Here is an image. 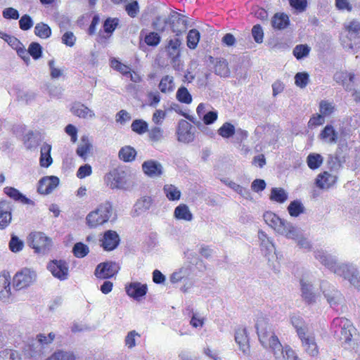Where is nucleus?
<instances>
[{
    "label": "nucleus",
    "instance_id": "29",
    "mask_svg": "<svg viewBox=\"0 0 360 360\" xmlns=\"http://www.w3.org/2000/svg\"><path fill=\"white\" fill-rule=\"evenodd\" d=\"M92 149V144L87 136H83L81 138V141L78 145L76 153L84 160H86L87 155Z\"/></svg>",
    "mask_w": 360,
    "mask_h": 360
},
{
    "label": "nucleus",
    "instance_id": "26",
    "mask_svg": "<svg viewBox=\"0 0 360 360\" xmlns=\"http://www.w3.org/2000/svg\"><path fill=\"white\" fill-rule=\"evenodd\" d=\"M289 17L284 13H277L271 19V25L275 30H283L289 25Z\"/></svg>",
    "mask_w": 360,
    "mask_h": 360
},
{
    "label": "nucleus",
    "instance_id": "31",
    "mask_svg": "<svg viewBox=\"0 0 360 360\" xmlns=\"http://www.w3.org/2000/svg\"><path fill=\"white\" fill-rule=\"evenodd\" d=\"M295 231L293 233L292 237H286L287 238L292 239L296 241L297 245L300 248L305 250H310L311 245L310 241L305 237H304L302 231L297 227L295 226Z\"/></svg>",
    "mask_w": 360,
    "mask_h": 360
},
{
    "label": "nucleus",
    "instance_id": "35",
    "mask_svg": "<svg viewBox=\"0 0 360 360\" xmlns=\"http://www.w3.org/2000/svg\"><path fill=\"white\" fill-rule=\"evenodd\" d=\"M269 199L278 203H283L288 199L287 192L282 188H272Z\"/></svg>",
    "mask_w": 360,
    "mask_h": 360
},
{
    "label": "nucleus",
    "instance_id": "43",
    "mask_svg": "<svg viewBox=\"0 0 360 360\" xmlns=\"http://www.w3.org/2000/svg\"><path fill=\"white\" fill-rule=\"evenodd\" d=\"M181 45V41L179 39H170L168 44V53L173 60L179 57L180 51L179 46Z\"/></svg>",
    "mask_w": 360,
    "mask_h": 360
},
{
    "label": "nucleus",
    "instance_id": "60",
    "mask_svg": "<svg viewBox=\"0 0 360 360\" xmlns=\"http://www.w3.org/2000/svg\"><path fill=\"white\" fill-rule=\"evenodd\" d=\"M144 41L146 44L150 46H156L160 42V37L158 33L155 32H150L146 34L144 37Z\"/></svg>",
    "mask_w": 360,
    "mask_h": 360
},
{
    "label": "nucleus",
    "instance_id": "63",
    "mask_svg": "<svg viewBox=\"0 0 360 360\" xmlns=\"http://www.w3.org/2000/svg\"><path fill=\"white\" fill-rule=\"evenodd\" d=\"M148 105L153 108L157 107L161 100V96L158 91H149L147 94Z\"/></svg>",
    "mask_w": 360,
    "mask_h": 360
},
{
    "label": "nucleus",
    "instance_id": "23",
    "mask_svg": "<svg viewBox=\"0 0 360 360\" xmlns=\"http://www.w3.org/2000/svg\"><path fill=\"white\" fill-rule=\"evenodd\" d=\"M290 321L295 329L298 338L308 333V326L301 316L295 314H291Z\"/></svg>",
    "mask_w": 360,
    "mask_h": 360
},
{
    "label": "nucleus",
    "instance_id": "20",
    "mask_svg": "<svg viewBox=\"0 0 360 360\" xmlns=\"http://www.w3.org/2000/svg\"><path fill=\"white\" fill-rule=\"evenodd\" d=\"M336 181V175L324 172L317 176L316 184L321 189H328L335 184Z\"/></svg>",
    "mask_w": 360,
    "mask_h": 360
},
{
    "label": "nucleus",
    "instance_id": "18",
    "mask_svg": "<svg viewBox=\"0 0 360 360\" xmlns=\"http://www.w3.org/2000/svg\"><path fill=\"white\" fill-rule=\"evenodd\" d=\"M125 290L129 297L139 300L146 294L148 288L146 284H141L139 282H132L126 285Z\"/></svg>",
    "mask_w": 360,
    "mask_h": 360
},
{
    "label": "nucleus",
    "instance_id": "15",
    "mask_svg": "<svg viewBox=\"0 0 360 360\" xmlns=\"http://www.w3.org/2000/svg\"><path fill=\"white\" fill-rule=\"evenodd\" d=\"M356 75L353 72L338 71L335 73L333 79L341 84L346 91H351L355 82Z\"/></svg>",
    "mask_w": 360,
    "mask_h": 360
},
{
    "label": "nucleus",
    "instance_id": "2",
    "mask_svg": "<svg viewBox=\"0 0 360 360\" xmlns=\"http://www.w3.org/2000/svg\"><path fill=\"white\" fill-rule=\"evenodd\" d=\"M112 205L110 202L101 203L86 215V224L89 228H96L107 223L112 217Z\"/></svg>",
    "mask_w": 360,
    "mask_h": 360
},
{
    "label": "nucleus",
    "instance_id": "41",
    "mask_svg": "<svg viewBox=\"0 0 360 360\" xmlns=\"http://www.w3.org/2000/svg\"><path fill=\"white\" fill-rule=\"evenodd\" d=\"M169 17L157 16L152 22V27L156 31L162 32L169 27Z\"/></svg>",
    "mask_w": 360,
    "mask_h": 360
},
{
    "label": "nucleus",
    "instance_id": "6",
    "mask_svg": "<svg viewBox=\"0 0 360 360\" xmlns=\"http://www.w3.org/2000/svg\"><path fill=\"white\" fill-rule=\"evenodd\" d=\"M105 181L112 189L126 190L129 188L127 174L122 169H115L105 176Z\"/></svg>",
    "mask_w": 360,
    "mask_h": 360
},
{
    "label": "nucleus",
    "instance_id": "47",
    "mask_svg": "<svg viewBox=\"0 0 360 360\" xmlns=\"http://www.w3.org/2000/svg\"><path fill=\"white\" fill-rule=\"evenodd\" d=\"M176 99L183 103L190 104L192 102V96L185 86H181L176 91Z\"/></svg>",
    "mask_w": 360,
    "mask_h": 360
},
{
    "label": "nucleus",
    "instance_id": "33",
    "mask_svg": "<svg viewBox=\"0 0 360 360\" xmlns=\"http://www.w3.org/2000/svg\"><path fill=\"white\" fill-rule=\"evenodd\" d=\"M163 192L170 201L179 200L181 195V191L172 184H165L163 187Z\"/></svg>",
    "mask_w": 360,
    "mask_h": 360
},
{
    "label": "nucleus",
    "instance_id": "64",
    "mask_svg": "<svg viewBox=\"0 0 360 360\" xmlns=\"http://www.w3.org/2000/svg\"><path fill=\"white\" fill-rule=\"evenodd\" d=\"M25 145L27 148H34L37 145V141L32 131H29L24 136Z\"/></svg>",
    "mask_w": 360,
    "mask_h": 360
},
{
    "label": "nucleus",
    "instance_id": "56",
    "mask_svg": "<svg viewBox=\"0 0 360 360\" xmlns=\"http://www.w3.org/2000/svg\"><path fill=\"white\" fill-rule=\"evenodd\" d=\"M309 82V75L307 72H297L295 76V84L298 87L303 89Z\"/></svg>",
    "mask_w": 360,
    "mask_h": 360
},
{
    "label": "nucleus",
    "instance_id": "25",
    "mask_svg": "<svg viewBox=\"0 0 360 360\" xmlns=\"http://www.w3.org/2000/svg\"><path fill=\"white\" fill-rule=\"evenodd\" d=\"M174 217L178 220H184L186 221H191L193 219V215L188 205L183 203L180 204L174 209Z\"/></svg>",
    "mask_w": 360,
    "mask_h": 360
},
{
    "label": "nucleus",
    "instance_id": "51",
    "mask_svg": "<svg viewBox=\"0 0 360 360\" xmlns=\"http://www.w3.org/2000/svg\"><path fill=\"white\" fill-rule=\"evenodd\" d=\"M72 252L74 255L77 258H83L89 252V249L87 245L79 242L75 244Z\"/></svg>",
    "mask_w": 360,
    "mask_h": 360
},
{
    "label": "nucleus",
    "instance_id": "55",
    "mask_svg": "<svg viewBox=\"0 0 360 360\" xmlns=\"http://www.w3.org/2000/svg\"><path fill=\"white\" fill-rule=\"evenodd\" d=\"M110 66L114 70L118 71L124 76H128V73H130L131 68L129 66L122 63L116 58L111 60Z\"/></svg>",
    "mask_w": 360,
    "mask_h": 360
},
{
    "label": "nucleus",
    "instance_id": "8",
    "mask_svg": "<svg viewBox=\"0 0 360 360\" xmlns=\"http://www.w3.org/2000/svg\"><path fill=\"white\" fill-rule=\"evenodd\" d=\"M36 280V274L30 269L25 268L17 272L13 277V287L16 290L30 286Z\"/></svg>",
    "mask_w": 360,
    "mask_h": 360
},
{
    "label": "nucleus",
    "instance_id": "37",
    "mask_svg": "<svg viewBox=\"0 0 360 360\" xmlns=\"http://www.w3.org/2000/svg\"><path fill=\"white\" fill-rule=\"evenodd\" d=\"M118 155H119V158L122 160H123L126 162H131L135 159V157L136 155V151L134 148H132L129 146H127L122 147L120 150Z\"/></svg>",
    "mask_w": 360,
    "mask_h": 360
},
{
    "label": "nucleus",
    "instance_id": "50",
    "mask_svg": "<svg viewBox=\"0 0 360 360\" xmlns=\"http://www.w3.org/2000/svg\"><path fill=\"white\" fill-rule=\"evenodd\" d=\"M311 48L307 44H299L297 45L293 49V55L295 57L300 60L304 57H307L309 52Z\"/></svg>",
    "mask_w": 360,
    "mask_h": 360
},
{
    "label": "nucleus",
    "instance_id": "22",
    "mask_svg": "<svg viewBox=\"0 0 360 360\" xmlns=\"http://www.w3.org/2000/svg\"><path fill=\"white\" fill-rule=\"evenodd\" d=\"M235 340L239 345L240 349L244 353L249 352V338L245 328H240L236 330Z\"/></svg>",
    "mask_w": 360,
    "mask_h": 360
},
{
    "label": "nucleus",
    "instance_id": "59",
    "mask_svg": "<svg viewBox=\"0 0 360 360\" xmlns=\"http://www.w3.org/2000/svg\"><path fill=\"white\" fill-rule=\"evenodd\" d=\"M28 50L30 56L34 60H37L41 57L42 47L39 43L32 42L29 46Z\"/></svg>",
    "mask_w": 360,
    "mask_h": 360
},
{
    "label": "nucleus",
    "instance_id": "34",
    "mask_svg": "<svg viewBox=\"0 0 360 360\" xmlns=\"http://www.w3.org/2000/svg\"><path fill=\"white\" fill-rule=\"evenodd\" d=\"M214 72L221 77H228L230 75V70L228 62L224 58H217L214 64Z\"/></svg>",
    "mask_w": 360,
    "mask_h": 360
},
{
    "label": "nucleus",
    "instance_id": "40",
    "mask_svg": "<svg viewBox=\"0 0 360 360\" xmlns=\"http://www.w3.org/2000/svg\"><path fill=\"white\" fill-rule=\"evenodd\" d=\"M34 34L41 39H47L51 35V30L47 24L39 22L34 27Z\"/></svg>",
    "mask_w": 360,
    "mask_h": 360
},
{
    "label": "nucleus",
    "instance_id": "46",
    "mask_svg": "<svg viewBox=\"0 0 360 360\" xmlns=\"http://www.w3.org/2000/svg\"><path fill=\"white\" fill-rule=\"evenodd\" d=\"M200 37V34L198 30L195 29L191 30L187 36V46L191 49H195L199 42Z\"/></svg>",
    "mask_w": 360,
    "mask_h": 360
},
{
    "label": "nucleus",
    "instance_id": "61",
    "mask_svg": "<svg viewBox=\"0 0 360 360\" xmlns=\"http://www.w3.org/2000/svg\"><path fill=\"white\" fill-rule=\"evenodd\" d=\"M56 334L53 332L49 333L47 335L44 333H40L37 335V341L43 346L49 345L54 340Z\"/></svg>",
    "mask_w": 360,
    "mask_h": 360
},
{
    "label": "nucleus",
    "instance_id": "54",
    "mask_svg": "<svg viewBox=\"0 0 360 360\" xmlns=\"http://www.w3.org/2000/svg\"><path fill=\"white\" fill-rule=\"evenodd\" d=\"M148 123L143 120H135L131 125L132 131L139 134L148 131Z\"/></svg>",
    "mask_w": 360,
    "mask_h": 360
},
{
    "label": "nucleus",
    "instance_id": "39",
    "mask_svg": "<svg viewBox=\"0 0 360 360\" xmlns=\"http://www.w3.org/2000/svg\"><path fill=\"white\" fill-rule=\"evenodd\" d=\"M323 158L319 153H310L307 158V163L311 169H316L321 167Z\"/></svg>",
    "mask_w": 360,
    "mask_h": 360
},
{
    "label": "nucleus",
    "instance_id": "16",
    "mask_svg": "<svg viewBox=\"0 0 360 360\" xmlns=\"http://www.w3.org/2000/svg\"><path fill=\"white\" fill-rule=\"evenodd\" d=\"M59 181L56 176H44L39 182L38 192L44 195L49 194L58 186Z\"/></svg>",
    "mask_w": 360,
    "mask_h": 360
},
{
    "label": "nucleus",
    "instance_id": "9",
    "mask_svg": "<svg viewBox=\"0 0 360 360\" xmlns=\"http://www.w3.org/2000/svg\"><path fill=\"white\" fill-rule=\"evenodd\" d=\"M195 128L185 120L179 122L176 129L177 140L179 142L188 143L194 141Z\"/></svg>",
    "mask_w": 360,
    "mask_h": 360
},
{
    "label": "nucleus",
    "instance_id": "21",
    "mask_svg": "<svg viewBox=\"0 0 360 360\" xmlns=\"http://www.w3.org/2000/svg\"><path fill=\"white\" fill-rule=\"evenodd\" d=\"M258 238L260 241L261 250L265 256H270L275 253V246L272 240L262 231H259Z\"/></svg>",
    "mask_w": 360,
    "mask_h": 360
},
{
    "label": "nucleus",
    "instance_id": "38",
    "mask_svg": "<svg viewBox=\"0 0 360 360\" xmlns=\"http://www.w3.org/2000/svg\"><path fill=\"white\" fill-rule=\"evenodd\" d=\"M51 356L54 360H77V356L70 350L57 349Z\"/></svg>",
    "mask_w": 360,
    "mask_h": 360
},
{
    "label": "nucleus",
    "instance_id": "58",
    "mask_svg": "<svg viewBox=\"0 0 360 360\" xmlns=\"http://www.w3.org/2000/svg\"><path fill=\"white\" fill-rule=\"evenodd\" d=\"M163 134H164L163 129L158 126L152 127L148 131V136H149L150 139L155 142L161 141L164 137Z\"/></svg>",
    "mask_w": 360,
    "mask_h": 360
},
{
    "label": "nucleus",
    "instance_id": "13",
    "mask_svg": "<svg viewBox=\"0 0 360 360\" xmlns=\"http://www.w3.org/2000/svg\"><path fill=\"white\" fill-rule=\"evenodd\" d=\"M299 339L301 341L302 347L308 355L313 357L318 356L319 353V347L313 333L308 332L299 337Z\"/></svg>",
    "mask_w": 360,
    "mask_h": 360
},
{
    "label": "nucleus",
    "instance_id": "62",
    "mask_svg": "<svg viewBox=\"0 0 360 360\" xmlns=\"http://www.w3.org/2000/svg\"><path fill=\"white\" fill-rule=\"evenodd\" d=\"M319 111L323 117L328 116L333 112L334 106L328 101H322L319 105Z\"/></svg>",
    "mask_w": 360,
    "mask_h": 360
},
{
    "label": "nucleus",
    "instance_id": "30",
    "mask_svg": "<svg viewBox=\"0 0 360 360\" xmlns=\"http://www.w3.org/2000/svg\"><path fill=\"white\" fill-rule=\"evenodd\" d=\"M153 203V200L149 196H143L139 198L134 205V212L136 215H140L142 213L148 211Z\"/></svg>",
    "mask_w": 360,
    "mask_h": 360
},
{
    "label": "nucleus",
    "instance_id": "14",
    "mask_svg": "<svg viewBox=\"0 0 360 360\" xmlns=\"http://www.w3.org/2000/svg\"><path fill=\"white\" fill-rule=\"evenodd\" d=\"M141 168L144 174L150 178L160 177L164 172L162 164L154 160L144 161Z\"/></svg>",
    "mask_w": 360,
    "mask_h": 360
},
{
    "label": "nucleus",
    "instance_id": "7",
    "mask_svg": "<svg viewBox=\"0 0 360 360\" xmlns=\"http://www.w3.org/2000/svg\"><path fill=\"white\" fill-rule=\"evenodd\" d=\"M320 290L331 307L337 306L342 301L341 292L327 281L321 282Z\"/></svg>",
    "mask_w": 360,
    "mask_h": 360
},
{
    "label": "nucleus",
    "instance_id": "1",
    "mask_svg": "<svg viewBox=\"0 0 360 360\" xmlns=\"http://www.w3.org/2000/svg\"><path fill=\"white\" fill-rule=\"evenodd\" d=\"M314 257L331 271L348 280L353 286L356 288H360V276L355 266L347 264H338L335 257L327 254L323 250L315 251Z\"/></svg>",
    "mask_w": 360,
    "mask_h": 360
},
{
    "label": "nucleus",
    "instance_id": "57",
    "mask_svg": "<svg viewBox=\"0 0 360 360\" xmlns=\"http://www.w3.org/2000/svg\"><path fill=\"white\" fill-rule=\"evenodd\" d=\"M0 360H21V357L17 351L6 349L0 352Z\"/></svg>",
    "mask_w": 360,
    "mask_h": 360
},
{
    "label": "nucleus",
    "instance_id": "32",
    "mask_svg": "<svg viewBox=\"0 0 360 360\" xmlns=\"http://www.w3.org/2000/svg\"><path fill=\"white\" fill-rule=\"evenodd\" d=\"M158 88L163 94L172 92L175 88L174 77L170 75L164 76L159 83Z\"/></svg>",
    "mask_w": 360,
    "mask_h": 360
},
{
    "label": "nucleus",
    "instance_id": "10",
    "mask_svg": "<svg viewBox=\"0 0 360 360\" xmlns=\"http://www.w3.org/2000/svg\"><path fill=\"white\" fill-rule=\"evenodd\" d=\"M120 270L119 265L113 262H107L99 264L96 269L94 274L98 278L106 279L112 277Z\"/></svg>",
    "mask_w": 360,
    "mask_h": 360
},
{
    "label": "nucleus",
    "instance_id": "48",
    "mask_svg": "<svg viewBox=\"0 0 360 360\" xmlns=\"http://www.w3.org/2000/svg\"><path fill=\"white\" fill-rule=\"evenodd\" d=\"M11 212L10 210H4L3 204H0V229L6 228L11 221Z\"/></svg>",
    "mask_w": 360,
    "mask_h": 360
},
{
    "label": "nucleus",
    "instance_id": "45",
    "mask_svg": "<svg viewBox=\"0 0 360 360\" xmlns=\"http://www.w3.org/2000/svg\"><path fill=\"white\" fill-rule=\"evenodd\" d=\"M236 133L235 127L230 122H225L218 129V134L224 139H229Z\"/></svg>",
    "mask_w": 360,
    "mask_h": 360
},
{
    "label": "nucleus",
    "instance_id": "49",
    "mask_svg": "<svg viewBox=\"0 0 360 360\" xmlns=\"http://www.w3.org/2000/svg\"><path fill=\"white\" fill-rule=\"evenodd\" d=\"M344 28L349 34L358 36L360 34V21L357 19H352L344 24Z\"/></svg>",
    "mask_w": 360,
    "mask_h": 360
},
{
    "label": "nucleus",
    "instance_id": "4",
    "mask_svg": "<svg viewBox=\"0 0 360 360\" xmlns=\"http://www.w3.org/2000/svg\"><path fill=\"white\" fill-rule=\"evenodd\" d=\"M333 326L335 328L339 327L340 328V335H338V336L342 345L347 347V345H349L353 332L355 330L352 322L345 317H338L333 319Z\"/></svg>",
    "mask_w": 360,
    "mask_h": 360
},
{
    "label": "nucleus",
    "instance_id": "53",
    "mask_svg": "<svg viewBox=\"0 0 360 360\" xmlns=\"http://www.w3.org/2000/svg\"><path fill=\"white\" fill-rule=\"evenodd\" d=\"M228 186L244 198L252 199L251 193L248 188H243L233 181H229Z\"/></svg>",
    "mask_w": 360,
    "mask_h": 360
},
{
    "label": "nucleus",
    "instance_id": "52",
    "mask_svg": "<svg viewBox=\"0 0 360 360\" xmlns=\"http://www.w3.org/2000/svg\"><path fill=\"white\" fill-rule=\"evenodd\" d=\"M8 245L11 252H18L22 250L24 242L15 234H12Z\"/></svg>",
    "mask_w": 360,
    "mask_h": 360
},
{
    "label": "nucleus",
    "instance_id": "3",
    "mask_svg": "<svg viewBox=\"0 0 360 360\" xmlns=\"http://www.w3.org/2000/svg\"><path fill=\"white\" fill-rule=\"evenodd\" d=\"M265 223L272 228L276 233L285 237H292L295 233V226L290 222L281 219L272 212H266L263 215Z\"/></svg>",
    "mask_w": 360,
    "mask_h": 360
},
{
    "label": "nucleus",
    "instance_id": "44",
    "mask_svg": "<svg viewBox=\"0 0 360 360\" xmlns=\"http://www.w3.org/2000/svg\"><path fill=\"white\" fill-rule=\"evenodd\" d=\"M288 211L290 216L297 217L300 214L304 213V207L300 201L293 200L288 205Z\"/></svg>",
    "mask_w": 360,
    "mask_h": 360
},
{
    "label": "nucleus",
    "instance_id": "12",
    "mask_svg": "<svg viewBox=\"0 0 360 360\" xmlns=\"http://www.w3.org/2000/svg\"><path fill=\"white\" fill-rule=\"evenodd\" d=\"M169 27L176 35H180L187 29V21L184 16L172 12L169 16Z\"/></svg>",
    "mask_w": 360,
    "mask_h": 360
},
{
    "label": "nucleus",
    "instance_id": "5",
    "mask_svg": "<svg viewBox=\"0 0 360 360\" xmlns=\"http://www.w3.org/2000/svg\"><path fill=\"white\" fill-rule=\"evenodd\" d=\"M28 244L37 254H46L51 247V240L44 233L34 232L28 236Z\"/></svg>",
    "mask_w": 360,
    "mask_h": 360
},
{
    "label": "nucleus",
    "instance_id": "19",
    "mask_svg": "<svg viewBox=\"0 0 360 360\" xmlns=\"http://www.w3.org/2000/svg\"><path fill=\"white\" fill-rule=\"evenodd\" d=\"M302 297L308 304L316 302L318 295L314 291L313 285L307 281H300Z\"/></svg>",
    "mask_w": 360,
    "mask_h": 360
},
{
    "label": "nucleus",
    "instance_id": "17",
    "mask_svg": "<svg viewBox=\"0 0 360 360\" xmlns=\"http://www.w3.org/2000/svg\"><path fill=\"white\" fill-rule=\"evenodd\" d=\"M120 236L116 231L112 230L104 233L101 240V246L105 250L111 251L115 249L120 243Z\"/></svg>",
    "mask_w": 360,
    "mask_h": 360
},
{
    "label": "nucleus",
    "instance_id": "42",
    "mask_svg": "<svg viewBox=\"0 0 360 360\" xmlns=\"http://www.w3.org/2000/svg\"><path fill=\"white\" fill-rule=\"evenodd\" d=\"M0 283H2L4 288L0 291V300L8 302L11 295L10 281L6 276H0Z\"/></svg>",
    "mask_w": 360,
    "mask_h": 360
},
{
    "label": "nucleus",
    "instance_id": "24",
    "mask_svg": "<svg viewBox=\"0 0 360 360\" xmlns=\"http://www.w3.org/2000/svg\"><path fill=\"white\" fill-rule=\"evenodd\" d=\"M71 111L75 115L80 118L92 119L95 117L94 111L81 103H74L71 108Z\"/></svg>",
    "mask_w": 360,
    "mask_h": 360
},
{
    "label": "nucleus",
    "instance_id": "28",
    "mask_svg": "<svg viewBox=\"0 0 360 360\" xmlns=\"http://www.w3.org/2000/svg\"><path fill=\"white\" fill-rule=\"evenodd\" d=\"M319 138L328 143H335L338 140V132L332 125H326L321 131Z\"/></svg>",
    "mask_w": 360,
    "mask_h": 360
},
{
    "label": "nucleus",
    "instance_id": "11",
    "mask_svg": "<svg viewBox=\"0 0 360 360\" xmlns=\"http://www.w3.org/2000/svg\"><path fill=\"white\" fill-rule=\"evenodd\" d=\"M47 268L55 278L60 281H65L68 277L69 267L65 261L53 260L49 263Z\"/></svg>",
    "mask_w": 360,
    "mask_h": 360
},
{
    "label": "nucleus",
    "instance_id": "27",
    "mask_svg": "<svg viewBox=\"0 0 360 360\" xmlns=\"http://www.w3.org/2000/svg\"><path fill=\"white\" fill-rule=\"evenodd\" d=\"M51 146L44 143L40 150V165L43 167H49L53 162V159L51 156Z\"/></svg>",
    "mask_w": 360,
    "mask_h": 360
},
{
    "label": "nucleus",
    "instance_id": "36",
    "mask_svg": "<svg viewBox=\"0 0 360 360\" xmlns=\"http://www.w3.org/2000/svg\"><path fill=\"white\" fill-rule=\"evenodd\" d=\"M5 193L15 200H19L24 204H30L31 200L23 195L18 190L13 187H6L4 188Z\"/></svg>",
    "mask_w": 360,
    "mask_h": 360
}]
</instances>
